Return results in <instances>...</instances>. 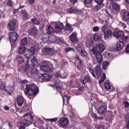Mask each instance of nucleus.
Wrapping results in <instances>:
<instances>
[{
	"label": "nucleus",
	"mask_w": 129,
	"mask_h": 129,
	"mask_svg": "<svg viewBox=\"0 0 129 129\" xmlns=\"http://www.w3.org/2000/svg\"><path fill=\"white\" fill-rule=\"evenodd\" d=\"M18 53L20 55L24 54L26 58L29 60L31 59L32 56L35 55V53H36V48L32 47L30 49H27L25 46H20L19 48Z\"/></svg>",
	"instance_id": "f257e3e1"
},
{
	"label": "nucleus",
	"mask_w": 129,
	"mask_h": 129,
	"mask_svg": "<svg viewBox=\"0 0 129 129\" xmlns=\"http://www.w3.org/2000/svg\"><path fill=\"white\" fill-rule=\"evenodd\" d=\"M26 89L27 91H25V94H28L30 96L36 95L39 92V88L37 87V85L34 84L26 85Z\"/></svg>",
	"instance_id": "f03ea898"
},
{
	"label": "nucleus",
	"mask_w": 129,
	"mask_h": 129,
	"mask_svg": "<svg viewBox=\"0 0 129 129\" xmlns=\"http://www.w3.org/2000/svg\"><path fill=\"white\" fill-rule=\"evenodd\" d=\"M108 29V22L106 21L104 25L102 27V31L104 33L105 40H108L112 37V31H111V29Z\"/></svg>",
	"instance_id": "7ed1b4c3"
},
{
	"label": "nucleus",
	"mask_w": 129,
	"mask_h": 129,
	"mask_svg": "<svg viewBox=\"0 0 129 129\" xmlns=\"http://www.w3.org/2000/svg\"><path fill=\"white\" fill-rule=\"evenodd\" d=\"M69 14H75L76 15H83L85 10H80L76 8L71 7L67 10Z\"/></svg>",
	"instance_id": "20e7f679"
},
{
	"label": "nucleus",
	"mask_w": 129,
	"mask_h": 129,
	"mask_svg": "<svg viewBox=\"0 0 129 129\" xmlns=\"http://www.w3.org/2000/svg\"><path fill=\"white\" fill-rule=\"evenodd\" d=\"M49 86H51V87H56L57 88V90L59 91L60 93L61 94V96H63L65 95V93H66V90L64 88H63V87H62V85H61L60 84L58 83H56L54 85H49Z\"/></svg>",
	"instance_id": "39448f33"
},
{
	"label": "nucleus",
	"mask_w": 129,
	"mask_h": 129,
	"mask_svg": "<svg viewBox=\"0 0 129 129\" xmlns=\"http://www.w3.org/2000/svg\"><path fill=\"white\" fill-rule=\"evenodd\" d=\"M69 124V119L67 117L60 118L58 120V125L60 127H66Z\"/></svg>",
	"instance_id": "423d86ee"
},
{
	"label": "nucleus",
	"mask_w": 129,
	"mask_h": 129,
	"mask_svg": "<svg viewBox=\"0 0 129 129\" xmlns=\"http://www.w3.org/2000/svg\"><path fill=\"white\" fill-rule=\"evenodd\" d=\"M19 36L18 35V33L16 32H12L11 33L9 40L12 43H16V41H17V39H18Z\"/></svg>",
	"instance_id": "0eeeda50"
},
{
	"label": "nucleus",
	"mask_w": 129,
	"mask_h": 129,
	"mask_svg": "<svg viewBox=\"0 0 129 129\" xmlns=\"http://www.w3.org/2000/svg\"><path fill=\"white\" fill-rule=\"evenodd\" d=\"M16 20H11L8 23V29L9 31H15L16 30Z\"/></svg>",
	"instance_id": "6e6552de"
},
{
	"label": "nucleus",
	"mask_w": 129,
	"mask_h": 129,
	"mask_svg": "<svg viewBox=\"0 0 129 129\" xmlns=\"http://www.w3.org/2000/svg\"><path fill=\"white\" fill-rule=\"evenodd\" d=\"M106 47L103 44L100 43L96 46V49L98 52V53H102L105 51Z\"/></svg>",
	"instance_id": "1a4fd4ad"
},
{
	"label": "nucleus",
	"mask_w": 129,
	"mask_h": 129,
	"mask_svg": "<svg viewBox=\"0 0 129 129\" xmlns=\"http://www.w3.org/2000/svg\"><path fill=\"white\" fill-rule=\"evenodd\" d=\"M94 55H95V57L97 59V62L99 63H101L103 61V58L102 57V55L100 53L97 52L96 50H95L93 52Z\"/></svg>",
	"instance_id": "9d476101"
},
{
	"label": "nucleus",
	"mask_w": 129,
	"mask_h": 129,
	"mask_svg": "<svg viewBox=\"0 0 129 129\" xmlns=\"http://www.w3.org/2000/svg\"><path fill=\"white\" fill-rule=\"evenodd\" d=\"M93 44V41L91 39H88L87 41L86 46L88 48H89V49L92 51V52H94L95 51V47L94 46H92Z\"/></svg>",
	"instance_id": "9b49d317"
},
{
	"label": "nucleus",
	"mask_w": 129,
	"mask_h": 129,
	"mask_svg": "<svg viewBox=\"0 0 129 129\" xmlns=\"http://www.w3.org/2000/svg\"><path fill=\"white\" fill-rule=\"evenodd\" d=\"M64 28V26L63 25V24L61 22H57L56 23L55 25V29L56 32L57 33H61L62 31V29Z\"/></svg>",
	"instance_id": "f8f14e48"
},
{
	"label": "nucleus",
	"mask_w": 129,
	"mask_h": 129,
	"mask_svg": "<svg viewBox=\"0 0 129 129\" xmlns=\"http://www.w3.org/2000/svg\"><path fill=\"white\" fill-rule=\"evenodd\" d=\"M80 80L83 84H85L86 82H91V79H90V77L88 75H86L85 77H81Z\"/></svg>",
	"instance_id": "ddd939ff"
},
{
	"label": "nucleus",
	"mask_w": 129,
	"mask_h": 129,
	"mask_svg": "<svg viewBox=\"0 0 129 129\" xmlns=\"http://www.w3.org/2000/svg\"><path fill=\"white\" fill-rule=\"evenodd\" d=\"M70 40L73 44H76L77 43V33L76 32L73 33L70 37Z\"/></svg>",
	"instance_id": "4468645a"
},
{
	"label": "nucleus",
	"mask_w": 129,
	"mask_h": 129,
	"mask_svg": "<svg viewBox=\"0 0 129 129\" xmlns=\"http://www.w3.org/2000/svg\"><path fill=\"white\" fill-rule=\"evenodd\" d=\"M124 34V32L122 31H114L113 32L112 35L113 37L116 38V39H119L121 37H122V35Z\"/></svg>",
	"instance_id": "2eb2a0df"
},
{
	"label": "nucleus",
	"mask_w": 129,
	"mask_h": 129,
	"mask_svg": "<svg viewBox=\"0 0 129 129\" xmlns=\"http://www.w3.org/2000/svg\"><path fill=\"white\" fill-rule=\"evenodd\" d=\"M39 73L40 72L39 71V70L36 68H32L30 71V74L33 77H37Z\"/></svg>",
	"instance_id": "dca6fc26"
},
{
	"label": "nucleus",
	"mask_w": 129,
	"mask_h": 129,
	"mask_svg": "<svg viewBox=\"0 0 129 129\" xmlns=\"http://www.w3.org/2000/svg\"><path fill=\"white\" fill-rule=\"evenodd\" d=\"M112 8L114 11H115L117 13H118L120 10V5H118L116 2H113L112 3Z\"/></svg>",
	"instance_id": "f3484780"
},
{
	"label": "nucleus",
	"mask_w": 129,
	"mask_h": 129,
	"mask_svg": "<svg viewBox=\"0 0 129 129\" xmlns=\"http://www.w3.org/2000/svg\"><path fill=\"white\" fill-rule=\"evenodd\" d=\"M124 47V43L121 41H118L116 44V49L118 51H121Z\"/></svg>",
	"instance_id": "a211bd4d"
},
{
	"label": "nucleus",
	"mask_w": 129,
	"mask_h": 129,
	"mask_svg": "<svg viewBox=\"0 0 129 129\" xmlns=\"http://www.w3.org/2000/svg\"><path fill=\"white\" fill-rule=\"evenodd\" d=\"M38 34V29L36 27L33 28L29 31V35L30 36H36Z\"/></svg>",
	"instance_id": "6ab92c4d"
},
{
	"label": "nucleus",
	"mask_w": 129,
	"mask_h": 129,
	"mask_svg": "<svg viewBox=\"0 0 129 129\" xmlns=\"http://www.w3.org/2000/svg\"><path fill=\"white\" fill-rule=\"evenodd\" d=\"M40 78L41 79H42V80H45V81H49V80L51 79V76H50V75L48 74H44L41 76Z\"/></svg>",
	"instance_id": "aec40b11"
},
{
	"label": "nucleus",
	"mask_w": 129,
	"mask_h": 129,
	"mask_svg": "<svg viewBox=\"0 0 129 129\" xmlns=\"http://www.w3.org/2000/svg\"><path fill=\"white\" fill-rule=\"evenodd\" d=\"M96 74H97V76L100 77L101 76V74H102V69L99 66H97L96 67Z\"/></svg>",
	"instance_id": "412c9836"
},
{
	"label": "nucleus",
	"mask_w": 129,
	"mask_h": 129,
	"mask_svg": "<svg viewBox=\"0 0 129 129\" xmlns=\"http://www.w3.org/2000/svg\"><path fill=\"white\" fill-rule=\"evenodd\" d=\"M106 108H107L106 106H101L98 109V112L100 114H102V113H104L106 111Z\"/></svg>",
	"instance_id": "4be33fe9"
},
{
	"label": "nucleus",
	"mask_w": 129,
	"mask_h": 129,
	"mask_svg": "<svg viewBox=\"0 0 129 129\" xmlns=\"http://www.w3.org/2000/svg\"><path fill=\"white\" fill-rule=\"evenodd\" d=\"M41 70L44 72H48V73H50L52 71V70L49 68V66L46 65L41 66Z\"/></svg>",
	"instance_id": "5701e85b"
},
{
	"label": "nucleus",
	"mask_w": 129,
	"mask_h": 129,
	"mask_svg": "<svg viewBox=\"0 0 129 129\" xmlns=\"http://www.w3.org/2000/svg\"><path fill=\"white\" fill-rule=\"evenodd\" d=\"M25 101V99L22 96L19 97L17 99V103L19 106H22L24 104Z\"/></svg>",
	"instance_id": "b1692460"
},
{
	"label": "nucleus",
	"mask_w": 129,
	"mask_h": 129,
	"mask_svg": "<svg viewBox=\"0 0 129 129\" xmlns=\"http://www.w3.org/2000/svg\"><path fill=\"white\" fill-rule=\"evenodd\" d=\"M123 21L124 22H126L129 20V13L127 11H124L123 13Z\"/></svg>",
	"instance_id": "393cba45"
},
{
	"label": "nucleus",
	"mask_w": 129,
	"mask_h": 129,
	"mask_svg": "<svg viewBox=\"0 0 129 129\" xmlns=\"http://www.w3.org/2000/svg\"><path fill=\"white\" fill-rule=\"evenodd\" d=\"M53 49L52 48H45L44 49V54L45 55H50L51 56H53L54 55V53H53Z\"/></svg>",
	"instance_id": "a878e982"
},
{
	"label": "nucleus",
	"mask_w": 129,
	"mask_h": 129,
	"mask_svg": "<svg viewBox=\"0 0 129 129\" xmlns=\"http://www.w3.org/2000/svg\"><path fill=\"white\" fill-rule=\"evenodd\" d=\"M76 50L78 53H80L83 50V44L82 43L78 44L77 46L76 47Z\"/></svg>",
	"instance_id": "bb28decb"
},
{
	"label": "nucleus",
	"mask_w": 129,
	"mask_h": 129,
	"mask_svg": "<svg viewBox=\"0 0 129 129\" xmlns=\"http://www.w3.org/2000/svg\"><path fill=\"white\" fill-rule=\"evenodd\" d=\"M22 16L23 18L26 20H28V19H30V17H29V13H28V12H27L26 10H22Z\"/></svg>",
	"instance_id": "cd10ccee"
},
{
	"label": "nucleus",
	"mask_w": 129,
	"mask_h": 129,
	"mask_svg": "<svg viewBox=\"0 0 129 129\" xmlns=\"http://www.w3.org/2000/svg\"><path fill=\"white\" fill-rule=\"evenodd\" d=\"M16 60L18 62L19 64L24 63V58H23L22 55H18L16 57Z\"/></svg>",
	"instance_id": "c85d7f7f"
},
{
	"label": "nucleus",
	"mask_w": 129,
	"mask_h": 129,
	"mask_svg": "<svg viewBox=\"0 0 129 129\" xmlns=\"http://www.w3.org/2000/svg\"><path fill=\"white\" fill-rule=\"evenodd\" d=\"M65 32H69V33H72L73 31L72 27L69 25V24H67L64 29Z\"/></svg>",
	"instance_id": "c756f323"
},
{
	"label": "nucleus",
	"mask_w": 129,
	"mask_h": 129,
	"mask_svg": "<svg viewBox=\"0 0 129 129\" xmlns=\"http://www.w3.org/2000/svg\"><path fill=\"white\" fill-rule=\"evenodd\" d=\"M110 64V62L107 61H104L102 64V68L103 70H106V69H107V67H108Z\"/></svg>",
	"instance_id": "7c9ffc66"
},
{
	"label": "nucleus",
	"mask_w": 129,
	"mask_h": 129,
	"mask_svg": "<svg viewBox=\"0 0 129 129\" xmlns=\"http://www.w3.org/2000/svg\"><path fill=\"white\" fill-rule=\"evenodd\" d=\"M63 99V103L64 102H67V103H69V99H70V97L68 96L67 95H64L63 96H62Z\"/></svg>",
	"instance_id": "2f4dec72"
},
{
	"label": "nucleus",
	"mask_w": 129,
	"mask_h": 129,
	"mask_svg": "<svg viewBox=\"0 0 129 129\" xmlns=\"http://www.w3.org/2000/svg\"><path fill=\"white\" fill-rule=\"evenodd\" d=\"M47 33L48 34H49V35H51V34H53V33H54V29L51 25H49L48 26Z\"/></svg>",
	"instance_id": "473e14b6"
},
{
	"label": "nucleus",
	"mask_w": 129,
	"mask_h": 129,
	"mask_svg": "<svg viewBox=\"0 0 129 129\" xmlns=\"http://www.w3.org/2000/svg\"><path fill=\"white\" fill-rule=\"evenodd\" d=\"M92 2V0H85L84 3L86 5V7L87 8H91L92 5L90 4Z\"/></svg>",
	"instance_id": "72a5a7b5"
},
{
	"label": "nucleus",
	"mask_w": 129,
	"mask_h": 129,
	"mask_svg": "<svg viewBox=\"0 0 129 129\" xmlns=\"http://www.w3.org/2000/svg\"><path fill=\"white\" fill-rule=\"evenodd\" d=\"M101 7L99 6V5H96L92 7V11L93 12H97L98 10H100Z\"/></svg>",
	"instance_id": "f704fd0d"
},
{
	"label": "nucleus",
	"mask_w": 129,
	"mask_h": 129,
	"mask_svg": "<svg viewBox=\"0 0 129 129\" xmlns=\"http://www.w3.org/2000/svg\"><path fill=\"white\" fill-rule=\"evenodd\" d=\"M105 87L106 89H110L111 86H110V83L108 80H106L105 82Z\"/></svg>",
	"instance_id": "c9c22d12"
},
{
	"label": "nucleus",
	"mask_w": 129,
	"mask_h": 129,
	"mask_svg": "<svg viewBox=\"0 0 129 129\" xmlns=\"http://www.w3.org/2000/svg\"><path fill=\"white\" fill-rule=\"evenodd\" d=\"M31 63H32V66H36V64H37L38 61H37V59H36V57L35 56L33 57V58L31 60Z\"/></svg>",
	"instance_id": "e433bc0d"
},
{
	"label": "nucleus",
	"mask_w": 129,
	"mask_h": 129,
	"mask_svg": "<svg viewBox=\"0 0 129 129\" xmlns=\"http://www.w3.org/2000/svg\"><path fill=\"white\" fill-rule=\"evenodd\" d=\"M28 43V40L27 39V37H25L24 39H23L21 40V45L22 46H26L27 44Z\"/></svg>",
	"instance_id": "4c0bfd02"
},
{
	"label": "nucleus",
	"mask_w": 129,
	"mask_h": 129,
	"mask_svg": "<svg viewBox=\"0 0 129 129\" xmlns=\"http://www.w3.org/2000/svg\"><path fill=\"white\" fill-rule=\"evenodd\" d=\"M66 53H68V52H75V50L73 47H67L64 49Z\"/></svg>",
	"instance_id": "58836bf2"
},
{
	"label": "nucleus",
	"mask_w": 129,
	"mask_h": 129,
	"mask_svg": "<svg viewBox=\"0 0 129 129\" xmlns=\"http://www.w3.org/2000/svg\"><path fill=\"white\" fill-rule=\"evenodd\" d=\"M105 79H106V75H105V73H103L100 80L99 81L100 84L102 83V82H104Z\"/></svg>",
	"instance_id": "ea45409f"
},
{
	"label": "nucleus",
	"mask_w": 129,
	"mask_h": 129,
	"mask_svg": "<svg viewBox=\"0 0 129 129\" xmlns=\"http://www.w3.org/2000/svg\"><path fill=\"white\" fill-rule=\"evenodd\" d=\"M46 120L47 121H49L50 122H55V121H57L58 120L57 117H55L53 118H47L46 119Z\"/></svg>",
	"instance_id": "a19ab883"
},
{
	"label": "nucleus",
	"mask_w": 129,
	"mask_h": 129,
	"mask_svg": "<svg viewBox=\"0 0 129 129\" xmlns=\"http://www.w3.org/2000/svg\"><path fill=\"white\" fill-rule=\"evenodd\" d=\"M31 22H32V23L34 24V25H40V22L39 21H38L37 18L32 19Z\"/></svg>",
	"instance_id": "79ce46f5"
},
{
	"label": "nucleus",
	"mask_w": 129,
	"mask_h": 129,
	"mask_svg": "<svg viewBox=\"0 0 129 129\" xmlns=\"http://www.w3.org/2000/svg\"><path fill=\"white\" fill-rule=\"evenodd\" d=\"M80 54L82 57H87L88 54H87V52L85 51V50H82L81 52H80Z\"/></svg>",
	"instance_id": "37998d69"
},
{
	"label": "nucleus",
	"mask_w": 129,
	"mask_h": 129,
	"mask_svg": "<svg viewBox=\"0 0 129 129\" xmlns=\"http://www.w3.org/2000/svg\"><path fill=\"white\" fill-rule=\"evenodd\" d=\"M72 92L75 94V95H79L80 94H81V93L79 92V90L76 89H73L72 90Z\"/></svg>",
	"instance_id": "c03bdc74"
},
{
	"label": "nucleus",
	"mask_w": 129,
	"mask_h": 129,
	"mask_svg": "<svg viewBox=\"0 0 129 129\" xmlns=\"http://www.w3.org/2000/svg\"><path fill=\"white\" fill-rule=\"evenodd\" d=\"M55 76H56V77L58 78H62V79L66 78V77L62 76V75H61V73L59 72L56 73Z\"/></svg>",
	"instance_id": "a18cd8bd"
},
{
	"label": "nucleus",
	"mask_w": 129,
	"mask_h": 129,
	"mask_svg": "<svg viewBox=\"0 0 129 129\" xmlns=\"http://www.w3.org/2000/svg\"><path fill=\"white\" fill-rule=\"evenodd\" d=\"M28 62H29V60L27 61V63L25 64V66L23 67V69L24 71H27L28 69L30 68V66L29 65V63H28Z\"/></svg>",
	"instance_id": "49530a36"
},
{
	"label": "nucleus",
	"mask_w": 129,
	"mask_h": 129,
	"mask_svg": "<svg viewBox=\"0 0 129 129\" xmlns=\"http://www.w3.org/2000/svg\"><path fill=\"white\" fill-rule=\"evenodd\" d=\"M89 71L94 78H96V76H95V74H94V70H93V69H89Z\"/></svg>",
	"instance_id": "de8ad7c7"
},
{
	"label": "nucleus",
	"mask_w": 129,
	"mask_h": 129,
	"mask_svg": "<svg viewBox=\"0 0 129 129\" xmlns=\"http://www.w3.org/2000/svg\"><path fill=\"white\" fill-rule=\"evenodd\" d=\"M26 124L24 122H21L19 129H25Z\"/></svg>",
	"instance_id": "09e8293b"
},
{
	"label": "nucleus",
	"mask_w": 129,
	"mask_h": 129,
	"mask_svg": "<svg viewBox=\"0 0 129 129\" xmlns=\"http://www.w3.org/2000/svg\"><path fill=\"white\" fill-rule=\"evenodd\" d=\"M96 128H98V129H104V126H103V125H96L95 126Z\"/></svg>",
	"instance_id": "8fccbe9b"
},
{
	"label": "nucleus",
	"mask_w": 129,
	"mask_h": 129,
	"mask_svg": "<svg viewBox=\"0 0 129 129\" xmlns=\"http://www.w3.org/2000/svg\"><path fill=\"white\" fill-rule=\"evenodd\" d=\"M104 0H95V2L97 3L98 5H100V6H101L102 5V3H103Z\"/></svg>",
	"instance_id": "3c124183"
},
{
	"label": "nucleus",
	"mask_w": 129,
	"mask_h": 129,
	"mask_svg": "<svg viewBox=\"0 0 129 129\" xmlns=\"http://www.w3.org/2000/svg\"><path fill=\"white\" fill-rule=\"evenodd\" d=\"M79 63L78 64L77 67H78V69H79V70H81V69H80V67H81V64H82V60L79 59Z\"/></svg>",
	"instance_id": "603ef678"
},
{
	"label": "nucleus",
	"mask_w": 129,
	"mask_h": 129,
	"mask_svg": "<svg viewBox=\"0 0 129 129\" xmlns=\"http://www.w3.org/2000/svg\"><path fill=\"white\" fill-rule=\"evenodd\" d=\"M93 32H98L99 31V28L98 26H95L93 28Z\"/></svg>",
	"instance_id": "864d4df0"
},
{
	"label": "nucleus",
	"mask_w": 129,
	"mask_h": 129,
	"mask_svg": "<svg viewBox=\"0 0 129 129\" xmlns=\"http://www.w3.org/2000/svg\"><path fill=\"white\" fill-rule=\"evenodd\" d=\"M122 39V40H123V41H124V42H125V41H126L127 40V38H128L127 36H126L124 35H123L122 36V37H120Z\"/></svg>",
	"instance_id": "5fc2aeb1"
},
{
	"label": "nucleus",
	"mask_w": 129,
	"mask_h": 129,
	"mask_svg": "<svg viewBox=\"0 0 129 129\" xmlns=\"http://www.w3.org/2000/svg\"><path fill=\"white\" fill-rule=\"evenodd\" d=\"M119 25L120 26H121L122 27H123V28H124V29L126 28V24L122 23V22H119Z\"/></svg>",
	"instance_id": "6e6d98bb"
},
{
	"label": "nucleus",
	"mask_w": 129,
	"mask_h": 129,
	"mask_svg": "<svg viewBox=\"0 0 129 129\" xmlns=\"http://www.w3.org/2000/svg\"><path fill=\"white\" fill-rule=\"evenodd\" d=\"M126 121L127 123L125 127H126L127 129H129V118H126Z\"/></svg>",
	"instance_id": "4d7b16f0"
},
{
	"label": "nucleus",
	"mask_w": 129,
	"mask_h": 129,
	"mask_svg": "<svg viewBox=\"0 0 129 129\" xmlns=\"http://www.w3.org/2000/svg\"><path fill=\"white\" fill-rule=\"evenodd\" d=\"M94 39L95 41H98V40H99V39H100V37H99L98 36V35H97V34H94Z\"/></svg>",
	"instance_id": "13d9d810"
},
{
	"label": "nucleus",
	"mask_w": 129,
	"mask_h": 129,
	"mask_svg": "<svg viewBox=\"0 0 129 129\" xmlns=\"http://www.w3.org/2000/svg\"><path fill=\"white\" fill-rule=\"evenodd\" d=\"M0 89H1V90H5V89H6V85H5V84L1 85Z\"/></svg>",
	"instance_id": "bf43d9fd"
},
{
	"label": "nucleus",
	"mask_w": 129,
	"mask_h": 129,
	"mask_svg": "<svg viewBox=\"0 0 129 129\" xmlns=\"http://www.w3.org/2000/svg\"><path fill=\"white\" fill-rule=\"evenodd\" d=\"M24 121L26 122V126H28V125H30V124H31V121H30L29 120L25 119Z\"/></svg>",
	"instance_id": "052dcab7"
},
{
	"label": "nucleus",
	"mask_w": 129,
	"mask_h": 129,
	"mask_svg": "<svg viewBox=\"0 0 129 129\" xmlns=\"http://www.w3.org/2000/svg\"><path fill=\"white\" fill-rule=\"evenodd\" d=\"M8 6H9V7H12L13 3V2L11 1V0H9L7 3Z\"/></svg>",
	"instance_id": "680f3d73"
},
{
	"label": "nucleus",
	"mask_w": 129,
	"mask_h": 129,
	"mask_svg": "<svg viewBox=\"0 0 129 129\" xmlns=\"http://www.w3.org/2000/svg\"><path fill=\"white\" fill-rule=\"evenodd\" d=\"M105 56L107 59H111V54L109 53H107Z\"/></svg>",
	"instance_id": "e2e57ef3"
},
{
	"label": "nucleus",
	"mask_w": 129,
	"mask_h": 129,
	"mask_svg": "<svg viewBox=\"0 0 129 129\" xmlns=\"http://www.w3.org/2000/svg\"><path fill=\"white\" fill-rule=\"evenodd\" d=\"M91 116L93 117V118H95L96 119H97V115L96 113H91Z\"/></svg>",
	"instance_id": "0e129e2a"
},
{
	"label": "nucleus",
	"mask_w": 129,
	"mask_h": 129,
	"mask_svg": "<svg viewBox=\"0 0 129 129\" xmlns=\"http://www.w3.org/2000/svg\"><path fill=\"white\" fill-rule=\"evenodd\" d=\"M125 53L129 54V44L127 45L125 48Z\"/></svg>",
	"instance_id": "69168bd1"
},
{
	"label": "nucleus",
	"mask_w": 129,
	"mask_h": 129,
	"mask_svg": "<svg viewBox=\"0 0 129 129\" xmlns=\"http://www.w3.org/2000/svg\"><path fill=\"white\" fill-rule=\"evenodd\" d=\"M125 107H129V103L127 101H125L123 102Z\"/></svg>",
	"instance_id": "338daca9"
},
{
	"label": "nucleus",
	"mask_w": 129,
	"mask_h": 129,
	"mask_svg": "<svg viewBox=\"0 0 129 129\" xmlns=\"http://www.w3.org/2000/svg\"><path fill=\"white\" fill-rule=\"evenodd\" d=\"M78 90H79V92H80V93L81 92H82V91H83V90H84V88L83 87H81Z\"/></svg>",
	"instance_id": "774afa93"
}]
</instances>
